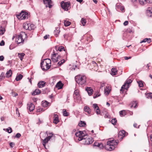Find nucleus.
Here are the masks:
<instances>
[{
    "label": "nucleus",
    "mask_w": 152,
    "mask_h": 152,
    "mask_svg": "<svg viewBox=\"0 0 152 152\" xmlns=\"http://www.w3.org/2000/svg\"><path fill=\"white\" fill-rule=\"evenodd\" d=\"M12 95L13 96L16 97V96L18 95V94L17 93L12 92Z\"/></svg>",
    "instance_id": "53"
},
{
    "label": "nucleus",
    "mask_w": 152,
    "mask_h": 152,
    "mask_svg": "<svg viewBox=\"0 0 152 152\" xmlns=\"http://www.w3.org/2000/svg\"><path fill=\"white\" fill-rule=\"evenodd\" d=\"M148 11L150 13L152 14V7L151 8H149Z\"/></svg>",
    "instance_id": "63"
},
{
    "label": "nucleus",
    "mask_w": 152,
    "mask_h": 152,
    "mask_svg": "<svg viewBox=\"0 0 152 152\" xmlns=\"http://www.w3.org/2000/svg\"><path fill=\"white\" fill-rule=\"evenodd\" d=\"M79 125L80 126L84 127L86 125V124L85 122L81 121L79 123Z\"/></svg>",
    "instance_id": "34"
},
{
    "label": "nucleus",
    "mask_w": 152,
    "mask_h": 152,
    "mask_svg": "<svg viewBox=\"0 0 152 152\" xmlns=\"http://www.w3.org/2000/svg\"><path fill=\"white\" fill-rule=\"evenodd\" d=\"M69 36V34H65L64 35V37L65 39L68 40V39Z\"/></svg>",
    "instance_id": "47"
},
{
    "label": "nucleus",
    "mask_w": 152,
    "mask_h": 152,
    "mask_svg": "<svg viewBox=\"0 0 152 152\" xmlns=\"http://www.w3.org/2000/svg\"><path fill=\"white\" fill-rule=\"evenodd\" d=\"M40 93L41 91L38 89H37L32 92V94L33 95H36L40 94Z\"/></svg>",
    "instance_id": "26"
},
{
    "label": "nucleus",
    "mask_w": 152,
    "mask_h": 152,
    "mask_svg": "<svg viewBox=\"0 0 152 152\" xmlns=\"http://www.w3.org/2000/svg\"><path fill=\"white\" fill-rule=\"evenodd\" d=\"M84 110L85 112L87 113L88 114H89L91 113V109L88 106H86L84 107Z\"/></svg>",
    "instance_id": "24"
},
{
    "label": "nucleus",
    "mask_w": 152,
    "mask_h": 152,
    "mask_svg": "<svg viewBox=\"0 0 152 152\" xmlns=\"http://www.w3.org/2000/svg\"><path fill=\"white\" fill-rule=\"evenodd\" d=\"M79 92L78 90H75L74 91V96H77L78 95H79Z\"/></svg>",
    "instance_id": "45"
},
{
    "label": "nucleus",
    "mask_w": 152,
    "mask_h": 152,
    "mask_svg": "<svg viewBox=\"0 0 152 152\" xmlns=\"http://www.w3.org/2000/svg\"><path fill=\"white\" fill-rule=\"evenodd\" d=\"M65 62V61L64 59H63L62 60H61L60 61H59L57 64V66H61Z\"/></svg>",
    "instance_id": "33"
},
{
    "label": "nucleus",
    "mask_w": 152,
    "mask_h": 152,
    "mask_svg": "<svg viewBox=\"0 0 152 152\" xmlns=\"http://www.w3.org/2000/svg\"><path fill=\"white\" fill-rule=\"evenodd\" d=\"M68 113L65 110L63 111V115L64 116H67L68 115Z\"/></svg>",
    "instance_id": "48"
},
{
    "label": "nucleus",
    "mask_w": 152,
    "mask_h": 152,
    "mask_svg": "<svg viewBox=\"0 0 152 152\" xmlns=\"http://www.w3.org/2000/svg\"><path fill=\"white\" fill-rule=\"evenodd\" d=\"M86 90L87 91L88 95L89 96L91 95L92 94L93 90L90 87H87Z\"/></svg>",
    "instance_id": "21"
},
{
    "label": "nucleus",
    "mask_w": 152,
    "mask_h": 152,
    "mask_svg": "<svg viewBox=\"0 0 152 152\" xmlns=\"http://www.w3.org/2000/svg\"><path fill=\"white\" fill-rule=\"evenodd\" d=\"M61 56L57 54L54 53L52 55V59L54 62H56L61 60Z\"/></svg>",
    "instance_id": "9"
},
{
    "label": "nucleus",
    "mask_w": 152,
    "mask_h": 152,
    "mask_svg": "<svg viewBox=\"0 0 152 152\" xmlns=\"http://www.w3.org/2000/svg\"><path fill=\"white\" fill-rule=\"evenodd\" d=\"M125 131L124 130H122L121 131H120L118 134V137H120V138H121V139H122L123 137H125Z\"/></svg>",
    "instance_id": "15"
},
{
    "label": "nucleus",
    "mask_w": 152,
    "mask_h": 152,
    "mask_svg": "<svg viewBox=\"0 0 152 152\" xmlns=\"http://www.w3.org/2000/svg\"><path fill=\"white\" fill-rule=\"evenodd\" d=\"M75 135L76 137L78 138L77 139L79 141H81L83 139H85V137L87 136V134H84L83 132L81 131H79L75 133Z\"/></svg>",
    "instance_id": "5"
},
{
    "label": "nucleus",
    "mask_w": 152,
    "mask_h": 152,
    "mask_svg": "<svg viewBox=\"0 0 152 152\" xmlns=\"http://www.w3.org/2000/svg\"><path fill=\"white\" fill-rule=\"evenodd\" d=\"M54 118L53 120V122L56 124H57L59 121L58 117L56 114H54Z\"/></svg>",
    "instance_id": "22"
},
{
    "label": "nucleus",
    "mask_w": 152,
    "mask_h": 152,
    "mask_svg": "<svg viewBox=\"0 0 152 152\" xmlns=\"http://www.w3.org/2000/svg\"><path fill=\"white\" fill-rule=\"evenodd\" d=\"M34 26L33 24H31L30 23H26L23 24V28L26 30H31L34 29Z\"/></svg>",
    "instance_id": "10"
},
{
    "label": "nucleus",
    "mask_w": 152,
    "mask_h": 152,
    "mask_svg": "<svg viewBox=\"0 0 152 152\" xmlns=\"http://www.w3.org/2000/svg\"><path fill=\"white\" fill-rule=\"evenodd\" d=\"M3 129L4 130L7 131L9 133H10L12 132V129L10 127L6 129Z\"/></svg>",
    "instance_id": "35"
},
{
    "label": "nucleus",
    "mask_w": 152,
    "mask_h": 152,
    "mask_svg": "<svg viewBox=\"0 0 152 152\" xmlns=\"http://www.w3.org/2000/svg\"><path fill=\"white\" fill-rule=\"evenodd\" d=\"M139 84V86L140 87H142L143 86V82L142 81H139L137 82Z\"/></svg>",
    "instance_id": "39"
},
{
    "label": "nucleus",
    "mask_w": 152,
    "mask_h": 152,
    "mask_svg": "<svg viewBox=\"0 0 152 152\" xmlns=\"http://www.w3.org/2000/svg\"><path fill=\"white\" fill-rule=\"evenodd\" d=\"M51 60L49 59H46L41 63V66L42 69L43 70H47L51 66Z\"/></svg>",
    "instance_id": "3"
},
{
    "label": "nucleus",
    "mask_w": 152,
    "mask_h": 152,
    "mask_svg": "<svg viewBox=\"0 0 152 152\" xmlns=\"http://www.w3.org/2000/svg\"><path fill=\"white\" fill-rule=\"evenodd\" d=\"M148 39V38H145L143 39L142 41L140 42V43H142V42H147V40Z\"/></svg>",
    "instance_id": "55"
},
{
    "label": "nucleus",
    "mask_w": 152,
    "mask_h": 152,
    "mask_svg": "<svg viewBox=\"0 0 152 152\" xmlns=\"http://www.w3.org/2000/svg\"><path fill=\"white\" fill-rule=\"evenodd\" d=\"M45 82L44 81H40L38 84V86L39 88L44 87L45 86Z\"/></svg>",
    "instance_id": "19"
},
{
    "label": "nucleus",
    "mask_w": 152,
    "mask_h": 152,
    "mask_svg": "<svg viewBox=\"0 0 152 152\" xmlns=\"http://www.w3.org/2000/svg\"><path fill=\"white\" fill-rule=\"evenodd\" d=\"M63 86L64 84L61 81H59L56 84V88H57L58 89H61Z\"/></svg>",
    "instance_id": "17"
},
{
    "label": "nucleus",
    "mask_w": 152,
    "mask_h": 152,
    "mask_svg": "<svg viewBox=\"0 0 152 152\" xmlns=\"http://www.w3.org/2000/svg\"><path fill=\"white\" fill-rule=\"evenodd\" d=\"M5 42L4 40H2L1 42L0 43V46H3L4 45Z\"/></svg>",
    "instance_id": "54"
},
{
    "label": "nucleus",
    "mask_w": 152,
    "mask_h": 152,
    "mask_svg": "<svg viewBox=\"0 0 152 152\" xmlns=\"http://www.w3.org/2000/svg\"><path fill=\"white\" fill-rule=\"evenodd\" d=\"M109 115L107 113H106L104 116V117L105 118H109Z\"/></svg>",
    "instance_id": "64"
},
{
    "label": "nucleus",
    "mask_w": 152,
    "mask_h": 152,
    "mask_svg": "<svg viewBox=\"0 0 152 152\" xmlns=\"http://www.w3.org/2000/svg\"><path fill=\"white\" fill-rule=\"evenodd\" d=\"M117 73V70L115 68H113L111 69V74L113 75H116Z\"/></svg>",
    "instance_id": "20"
},
{
    "label": "nucleus",
    "mask_w": 152,
    "mask_h": 152,
    "mask_svg": "<svg viewBox=\"0 0 152 152\" xmlns=\"http://www.w3.org/2000/svg\"><path fill=\"white\" fill-rule=\"evenodd\" d=\"M42 105L44 107H46L48 106L50 104V103L46 101L44 102L43 101Z\"/></svg>",
    "instance_id": "30"
},
{
    "label": "nucleus",
    "mask_w": 152,
    "mask_h": 152,
    "mask_svg": "<svg viewBox=\"0 0 152 152\" xmlns=\"http://www.w3.org/2000/svg\"><path fill=\"white\" fill-rule=\"evenodd\" d=\"M111 122L112 124L115 125L116 124V122H117V120L115 118H113L112 119Z\"/></svg>",
    "instance_id": "43"
},
{
    "label": "nucleus",
    "mask_w": 152,
    "mask_h": 152,
    "mask_svg": "<svg viewBox=\"0 0 152 152\" xmlns=\"http://www.w3.org/2000/svg\"><path fill=\"white\" fill-rule=\"evenodd\" d=\"M26 34L25 33L21 32L20 34L16 37L15 42L18 44L23 43L24 41L23 37L26 38Z\"/></svg>",
    "instance_id": "4"
},
{
    "label": "nucleus",
    "mask_w": 152,
    "mask_h": 152,
    "mask_svg": "<svg viewBox=\"0 0 152 152\" xmlns=\"http://www.w3.org/2000/svg\"><path fill=\"white\" fill-rule=\"evenodd\" d=\"M6 75H5L4 73V72H2L0 76V79L2 80L4 79Z\"/></svg>",
    "instance_id": "40"
},
{
    "label": "nucleus",
    "mask_w": 152,
    "mask_h": 152,
    "mask_svg": "<svg viewBox=\"0 0 152 152\" xmlns=\"http://www.w3.org/2000/svg\"><path fill=\"white\" fill-rule=\"evenodd\" d=\"M61 7L65 10L67 11L71 8L70 3L69 2L62 1L61 3Z\"/></svg>",
    "instance_id": "7"
},
{
    "label": "nucleus",
    "mask_w": 152,
    "mask_h": 152,
    "mask_svg": "<svg viewBox=\"0 0 152 152\" xmlns=\"http://www.w3.org/2000/svg\"><path fill=\"white\" fill-rule=\"evenodd\" d=\"M42 108H38L37 110V112H40L41 111H42Z\"/></svg>",
    "instance_id": "57"
},
{
    "label": "nucleus",
    "mask_w": 152,
    "mask_h": 152,
    "mask_svg": "<svg viewBox=\"0 0 152 152\" xmlns=\"http://www.w3.org/2000/svg\"><path fill=\"white\" fill-rule=\"evenodd\" d=\"M59 29L60 28L59 27H57L56 28V29L54 31V35L56 37H57L58 36V35L60 32Z\"/></svg>",
    "instance_id": "18"
},
{
    "label": "nucleus",
    "mask_w": 152,
    "mask_h": 152,
    "mask_svg": "<svg viewBox=\"0 0 152 152\" xmlns=\"http://www.w3.org/2000/svg\"><path fill=\"white\" fill-rule=\"evenodd\" d=\"M100 96L99 94H95L93 96L94 98H95Z\"/></svg>",
    "instance_id": "49"
},
{
    "label": "nucleus",
    "mask_w": 152,
    "mask_h": 152,
    "mask_svg": "<svg viewBox=\"0 0 152 152\" xmlns=\"http://www.w3.org/2000/svg\"><path fill=\"white\" fill-rule=\"evenodd\" d=\"M49 140H48L47 137L45 138L44 140H42V144L45 148V144L47 143H48V141Z\"/></svg>",
    "instance_id": "29"
},
{
    "label": "nucleus",
    "mask_w": 152,
    "mask_h": 152,
    "mask_svg": "<svg viewBox=\"0 0 152 152\" xmlns=\"http://www.w3.org/2000/svg\"><path fill=\"white\" fill-rule=\"evenodd\" d=\"M128 24V22L127 21H126L124 23V25L125 26L127 25Z\"/></svg>",
    "instance_id": "61"
},
{
    "label": "nucleus",
    "mask_w": 152,
    "mask_h": 152,
    "mask_svg": "<svg viewBox=\"0 0 152 152\" xmlns=\"http://www.w3.org/2000/svg\"><path fill=\"white\" fill-rule=\"evenodd\" d=\"M16 16L19 20H23L28 18V15L27 12L22 11L19 14L16 15Z\"/></svg>",
    "instance_id": "6"
},
{
    "label": "nucleus",
    "mask_w": 152,
    "mask_h": 152,
    "mask_svg": "<svg viewBox=\"0 0 152 152\" xmlns=\"http://www.w3.org/2000/svg\"><path fill=\"white\" fill-rule=\"evenodd\" d=\"M140 4L144 5L146 3H151L152 2V0H139Z\"/></svg>",
    "instance_id": "13"
},
{
    "label": "nucleus",
    "mask_w": 152,
    "mask_h": 152,
    "mask_svg": "<svg viewBox=\"0 0 152 152\" xmlns=\"http://www.w3.org/2000/svg\"><path fill=\"white\" fill-rule=\"evenodd\" d=\"M4 57L3 56H0V61H3L4 59Z\"/></svg>",
    "instance_id": "56"
},
{
    "label": "nucleus",
    "mask_w": 152,
    "mask_h": 152,
    "mask_svg": "<svg viewBox=\"0 0 152 152\" xmlns=\"http://www.w3.org/2000/svg\"><path fill=\"white\" fill-rule=\"evenodd\" d=\"M10 145L11 148H12L15 145V143L13 142H10Z\"/></svg>",
    "instance_id": "52"
},
{
    "label": "nucleus",
    "mask_w": 152,
    "mask_h": 152,
    "mask_svg": "<svg viewBox=\"0 0 152 152\" xmlns=\"http://www.w3.org/2000/svg\"><path fill=\"white\" fill-rule=\"evenodd\" d=\"M94 146L97 147L101 149L103 148L104 146L102 144L97 142H95L94 144Z\"/></svg>",
    "instance_id": "16"
},
{
    "label": "nucleus",
    "mask_w": 152,
    "mask_h": 152,
    "mask_svg": "<svg viewBox=\"0 0 152 152\" xmlns=\"http://www.w3.org/2000/svg\"><path fill=\"white\" fill-rule=\"evenodd\" d=\"M21 136V134L19 133H17L16 134L15 137L17 138H19Z\"/></svg>",
    "instance_id": "51"
},
{
    "label": "nucleus",
    "mask_w": 152,
    "mask_h": 152,
    "mask_svg": "<svg viewBox=\"0 0 152 152\" xmlns=\"http://www.w3.org/2000/svg\"><path fill=\"white\" fill-rule=\"evenodd\" d=\"M83 142H84L85 144L89 145L91 144L93 142L94 140L92 138H86L85 137V139H83Z\"/></svg>",
    "instance_id": "11"
},
{
    "label": "nucleus",
    "mask_w": 152,
    "mask_h": 152,
    "mask_svg": "<svg viewBox=\"0 0 152 152\" xmlns=\"http://www.w3.org/2000/svg\"><path fill=\"white\" fill-rule=\"evenodd\" d=\"M70 22L69 21H68L65 20L64 21V25L65 26H68L70 25Z\"/></svg>",
    "instance_id": "36"
},
{
    "label": "nucleus",
    "mask_w": 152,
    "mask_h": 152,
    "mask_svg": "<svg viewBox=\"0 0 152 152\" xmlns=\"http://www.w3.org/2000/svg\"><path fill=\"white\" fill-rule=\"evenodd\" d=\"M150 63H149V64H147L146 65V67H147L148 68V69H147V71H148L149 70V67H150V65H149V64H150Z\"/></svg>",
    "instance_id": "59"
},
{
    "label": "nucleus",
    "mask_w": 152,
    "mask_h": 152,
    "mask_svg": "<svg viewBox=\"0 0 152 152\" xmlns=\"http://www.w3.org/2000/svg\"><path fill=\"white\" fill-rule=\"evenodd\" d=\"M146 95L147 98L152 99V93L147 94Z\"/></svg>",
    "instance_id": "41"
},
{
    "label": "nucleus",
    "mask_w": 152,
    "mask_h": 152,
    "mask_svg": "<svg viewBox=\"0 0 152 152\" xmlns=\"http://www.w3.org/2000/svg\"><path fill=\"white\" fill-rule=\"evenodd\" d=\"M147 42L148 43H150L151 42V39L150 38H148V39L147 40Z\"/></svg>",
    "instance_id": "62"
},
{
    "label": "nucleus",
    "mask_w": 152,
    "mask_h": 152,
    "mask_svg": "<svg viewBox=\"0 0 152 152\" xmlns=\"http://www.w3.org/2000/svg\"><path fill=\"white\" fill-rule=\"evenodd\" d=\"M118 144L117 142L114 140H108L105 145L104 148L107 150L111 151L115 148V145Z\"/></svg>",
    "instance_id": "1"
},
{
    "label": "nucleus",
    "mask_w": 152,
    "mask_h": 152,
    "mask_svg": "<svg viewBox=\"0 0 152 152\" xmlns=\"http://www.w3.org/2000/svg\"><path fill=\"white\" fill-rule=\"evenodd\" d=\"M81 23L83 26H84L86 23V20L84 18H82L81 19Z\"/></svg>",
    "instance_id": "38"
},
{
    "label": "nucleus",
    "mask_w": 152,
    "mask_h": 152,
    "mask_svg": "<svg viewBox=\"0 0 152 152\" xmlns=\"http://www.w3.org/2000/svg\"><path fill=\"white\" fill-rule=\"evenodd\" d=\"M75 80L80 85H85L86 84V77L85 76L78 75L75 77Z\"/></svg>",
    "instance_id": "2"
},
{
    "label": "nucleus",
    "mask_w": 152,
    "mask_h": 152,
    "mask_svg": "<svg viewBox=\"0 0 152 152\" xmlns=\"http://www.w3.org/2000/svg\"><path fill=\"white\" fill-rule=\"evenodd\" d=\"M94 108V110H96V109L98 108L99 107H98L97 104H93Z\"/></svg>",
    "instance_id": "46"
},
{
    "label": "nucleus",
    "mask_w": 152,
    "mask_h": 152,
    "mask_svg": "<svg viewBox=\"0 0 152 152\" xmlns=\"http://www.w3.org/2000/svg\"><path fill=\"white\" fill-rule=\"evenodd\" d=\"M132 81V80L131 79H127L124 84L122 86L120 90V91L122 92V93H123L125 89H128L129 87V84L131 83Z\"/></svg>",
    "instance_id": "8"
},
{
    "label": "nucleus",
    "mask_w": 152,
    "mask_h": 152,
    "mask_svg": "<svg viewBox=\"0 0 152 152\" xmlns=\"http://www.w3.org/2000/svg\"><path fill=\"white\" fill-rule=\"evenodd\" d=\"M119 114L121 116H124L125 115V112L124 110L121 111L119 112Z\"/></svg>",
    "instance_id": "42"
},
{
    "label": "nucleus",
    "mask_w": 152,
    "mask_h": 152,
    "mask_svg": "<svg viewBox=\"0 0 152 152\" xmlns=\"http://www.w3.org/2000/svg\"><path fill=\"white\" fill-rule=\"evenodd\" d=\"M39 122H37V124L39 125L40 124L42 123L43 122L42 121H40L39 119Z\"/></svg>",
    "instance_id": "60"
},
{
    "label": "nucleus",
    "mask_w": 152,
    "mask_h": 152,
    "mask_svg": "<svg viewBox=\"0 0 152 152\" xmlns=\"http://www.w3.org/2000/svg\"><path fill=\"white\" fill-rule=\"evenodd\" d=\"M53 135V133H51L49 134V135H48V136L46 137L49 140H50V139L52 137V136Z\"/></svg>",
    "instance_id": "44"
},
{
    "label": "nucleus",
    "mask_w": 152,
    "mask_h": 152,
    "mask_svg": "<svg viewBox=\"0 0 152 152\" xmlns=\"http://www.w3.org/2000/svg\"><path fill=\"white\" fill-rule=\"evenodd\" d=\"M28 109L30 111H33L34 108V105L32 103H30L28 104Z\"/></svg>",
    "instance_id": "14"
},
{
    "label": "nucleus",
    "mask_w": 152,
    "mask_h": 152,
    "mask_svg": "<svg viewBox=\"0 0 152 152\" xmlns=\"http://www.w3.org/2000/svg\"><path fill=\"white\" fill-rule=\"evenodd\" d=\"M111 90L109 86H106V88L104 89L105 94H106L108 95Z\"/></svg>",
    "instance_id": "23"
},
{
    "label": "nucleus",
    "mask_w": 152,
    "mask_h": 152,
    "mask_svg": "<svg viewBox=\"0 0 152 152\" xmlns=\"http://www.w3.org/2000/svg\"><path fill=\"white\" fill-rule=\"evenodd\" d=\"M74 98L75 100L78 102H80L81 100V98L80 95L77 96H74Z\"/></svg>",
    "instance_id": "25"
},
{
    "label": "nucleus",
    "mask_w": 152,
    "mask_h": 152,
    "mask_svg": "<svg viewBox=\"0 0 152 152\" xmlns=\"http://www.w3.org/2000/svg\"><path fill=\"white\" fill-rule=\"evenodd\" d=\"M44 4L45 5L46 7H48L49 8H51L52 6L51 5L52 1L51 0H43Z\"/></svg>",
    "instance_id": "12"
},
{
    "label": "nucleus",
    "mask_w": 152,
    "mask_h": 152,
    "mask_svg": "<svg viewBox=\"0 0 152 152\" xmlns=\"http://www.w3.org/2000/svg\"><path fill=\"white\" fill-rule=\"evenodd\" d=\"M91 63H92V64H93L95 66H96L97 65L96 63V62L95 61H92Z\"/></svg>",
    "instance_id": "58"
},
{
    "label": "nucleus",
    "mask_w": 152,
    "mask_h": 152,
    "mask_svg": "<svg viewBox=\"0 0 152 152\" xmlns=\"http://www.w3.org/2000/svg\"><path fill=\"white\" fill-rule=\"evenodd\" d=\"M5 29L4 27H0V35H2L5 31Z\"/></svg>",
    "instance_id": "32"
},
{
    "label": "nucleus",
    "mask_w": 152,
    "mask_h": 152,
    "mask_svg": "<svg viewBox=\"0 0 152 152\" xmlns=\"http://www.w3.org/2000/svg\"><path fill=\"white\" fill-rule=\"evenodd\" d=\"M25 55L24 53H18V56L19 58L20 59V60L22 61Z\"/></svg>",
    "instance_id": "31"
},
{
    "label": "nucleus",
    "mask_w": 152,
    "mask_h": 152,
    "mask_svg": "<svg viewBox=\"0 0 152 152\" xmlns=\"http://www.w3.org/2000/svg\"><path fill=\"white\" fill-rule=\"evenodd\" d=\"M58 50L60 51H61L63 50L65 51V49L64 47L61 46H59L58 48Z\"/></svg>",
    "instance_id": "37"
},
{
    "label": "nucleus",
    "mask_w": 152,
    "mask_h": 152,
    "mask_svg": "<svg viewBox=\"0 0 152 152\" xmlns=\"http://www.w3.org/2000/svg\"><path fill=\"white\" fill-rule=\"evenodd\" d=\"M12 74V71L11 69H10L7 72L5 75L6 77H9L11 76Z\"/></svg>",
    "instance_id": "27"
},
{
    "label": "nucleus",
    "mask_w": 152,
    "mask_h": 152,
    "mask_svg": "<svg viewBox=\"0 0 152 152\" xmlns=\"http://www.w3.org/2000/svg\"><path fill=\"white\" fill-rule=\"evenodd\" d=\"M96 112L97 114H99L100 113V110L99 107L96 110Z\"/></svg>",
    "instance_id": "50"
},
{
    "label": "nucleus",
    "mask_w": 152,
    "mask_h": 152,
    "mask_svg": "<svg viewBox=\"0 0 152 152\" xmlns=\"http://www.w3.org/2000/svg\"><path fill=\"white\" fill-rule=\"evenodd\" d=\"M23 77V75L20 74H18L16 77L15 80L17 81H18L21 80Z\"/></svg>",
    "instance_id": "28"
}]
</instances>
